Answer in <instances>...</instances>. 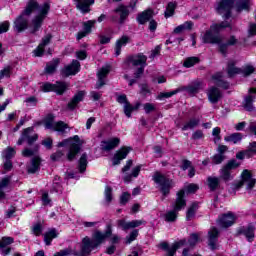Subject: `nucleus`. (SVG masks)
<instances>
[{
	"instance_id": "48",
	"label": "nucleus",
	"mask_w": 256,
	"mask_h": 256,
	"mask_svg": "<svg viewBox=\"0 0 256 256\" xmlns=\"http://www.w3.org/2000/svg\"><path fill=\"white\" fill-rule=\"evenodd\" d=\"M197 203H193L189 208L188 211L186 213V220L187 221H191V219H193V217H195V213H197Z\"/></svg>"
},
{
	"instance_id": "11",
	"label": "nucleus",
	"mask_w": 256,
	"mask_h": 256,
	"mask_svg": "<svg viewBox=\"0 0 256 256\" xmlns=\"http://www.w3.org/2000/svg\"><path fill=\"white\" fill-rule=\"evenodd\" d=\"M185 245H187V240L182 239L172 244L171 247L167 242H161L158 247L162 249V251H166V256H175L177 249H181V247H185Z\"/></svg>"
},
{
	"instance_id": "16",
	"label": "nucleus",
	"mask_w": 256,
	"mask_h": 256,
	"mask_svg": "<svg viewBox=\"0 0 256 256\" xmlns=\"http://www.w3.org/2000/svg\"><path fill=\"white\" fill-rule=\"evenodd\" d=\"M81 71V63L78 60H72V63L65 66L61 70L62 77H71V75H77Z\"/></svg>"
},
{
	"instance_id": "8",
	"label": "nucleus",
	"mask_w": 256,
	"mask_h": 256,
	"mask_svg": "<svg viewBox=\"0 0 256 256\" xmlns=\"http://www.w3.org/2000/svg\"><path fill=\"white\" fill-rule=\"evenodd\" d=\"M126 63L132 65V67H139L134 73V77L135 79H141V75L145 73V67H147V56L143 53L132 55L126 59Z\"/></svg>"
},
{
	"instance_id": "41",
	"label": "nucleus",
	"mask_w": 256,
	"mask_h": 256,
	"mask_svg": "<svg viewBox=\"0 0 256 256\" xmlns=\"http://www.w3.org/2000/svg\"><path fill=\"white\" fill-rule=\"evenodd\" d=\"M139 173H141V165L134 167L132 169L131 174H126L124 176L125 183H131V180L133 179V177H139Z\"/></svg>"
},
{
	"instance_id": "49",
	"label": "nucleus",
	"mask_w": 256,
	"mask_h": 256,
	"mask_svg": "<svg viewBox=\"0 0 256 256\" xmlns=\"http://www.w3.org/2000/svg\"><path fill=\"white\" fill-rule=\"evenodd\" d=\"M105 203L109 205L113 201V188L106 186L104 191Z\"/></svg>"
},
{
	"instance_id": "57",
	"label": "nucleus",
	"mask_w": 256,
	"mask_h": 256,
	"mask_svg": "<svg viewBox=\"0 0 256 256\" xmlns=\"http://www.w3.org/2000/svg\"><path fill=\"white\" fill-rule=\"evenodd\" d=\"M13 237H3L2 241H0V249L3 247H7V245H11L14 243Z\"/></svg>"
},
{
	"instance_id": "35",
	"label": "nucleus",
	"mask_w": 256,
	"mask_h": 256,
	"mask_svg": "<svg viewBox=\"0 0 256 256\" xmlns=\"http://www.w3.org/2000/svg\"><path fill=\"white\" fill-rule=\"evenodd\" d=\"M114 13H120V23H125V20L129 17V8L125 5L118 6Z\"/></svg>"
},
{
	"instance_id": "40",
	"label": "nucleus",
	"mask_w": 256,
	"mask_h": 256,
	"mask_svg": "<svg viewBox=\"0 0 256 256\" xmlns=\"http://www.w3.org/2000/svg\"><path fill=\"white\" fill-rule=\"evenodd\" d=\"M207 181H208V187L210 191H216V189L219 188V183H221L220 178L213 177V176H209L207 178Z\"/></svg>"
},
{
	"instance_id": "21",
	"label": "nucleus",
	"mask_w": 256,
	"mask_h": 256,
	"mask_svg": "<svg viewBox=\"0 0 256 256\" xmlns=\"http://www.w3.org/2000/svg\"><path fill=\"white\" fill-rule=\"evenodd\" d=\"M235 219H237V217H235L234 213L229 212L223 214L222 217L218 219V225L224 228L231 227V225L235 223Z\"/></svg>"
},
{
	"instance_id": "15",
	"label": "nucleus",
	"mask_w": 256,
	"mask_h": 256,
	"mask_svg": "<svg viewBox=\"0 0 256 256\" xmlns=\"http://www.w3.org/2000/svg\"><path fill=\"white\" fill-rule=\"evenodd\" d=\"M45 128L51 129L52 131H57L58 133H67V129H69V125L63 121L54 122L53 118H48L45 121Z\"/></svg>"
},
{
	"instance_id": "1",
	"label": "nucleus",
	"mask_w": 256,
	"mask_h": 256,
	"mask_svg": "<svg viewBox=\"0 0 256 256\" xmlns=\"http://www.w3.org/2000/svg\"><path fill=\"white\" fill-rule=\"evenodd\" d=\"M111 226H108L107 230L105 233L97 230L93 233L92 235V240L89 237H84L82 239V245H81V250L80 252H73L71 248H66L63 250H60L59 252H56L54 256H69V255H75V256H88L91 255V251L93 249H97L99 245L105 242V239L108 237H111Z\"/></svg>"
},
{
	"instance_id": "25",
	"label": "nucleus",
	"mask_w": 256,
	"mask_h": 256,
	"mask_svg": "<svg viewBox=\"0 0 256 256\" xmlns=\"http://www.w3.org/2000/svg\"><path fill=\"white\" fill-rule=\"evenodd\" d=\"M74 1H75L76 8L79 9L81 13H89L91 11L89 7H91V5L95 3V0H74Z\"/></svg>"
},
{
	"instance_id": "32",
	"label": "nucleus",
	"mask_w": 256,
	"mask_h": 256,
	"mask_svg": "<svg viewBox=\"0 0 256 256\" xmlns=\"http://www.w3.org/2000/svg\"><path fill=\"white\" fill-rule=\"evenodd\" d=\"M237 62L234 60L228 61L227 73L229 77H235V75H241V68H237Z\"/></svg>"
},
{
	"instance_id": "7",
	"label": "nucleus",
	"mask_w": 256,
	"mask_h": 256,
	"mask_svg": "<svg viewBox=\"0 0 256 256\" xmlns=\"http://www.w3.org/2000/svg\"><path fill=\"white\" fill-rule=\"evenodd\" d=\"M152 179L154 183L158 185L162 195L164 196L162 200L165 199V197L171 193V189H173V186L175 185L173 180L159 171L154 173Z\"/></svg>"
},
{
	"instance_id": "46",
	"label": "nucleus",
	"mask_w": 256,
	"mask_h": 256,
	"mask_svg": "<svg viewBox=\"0 0 256 256\" xmlns=\"http://www.w3.org/2000/svg\"><path fill=\"white\" fill-rule=\"evenodd\" d=\"M240 69H241L240 75H243V77H249V75H253V73H255V67H253V65L251 64H247Z\"/></svg>"
},
{
	"instance_id": "27",
	"label": "nucleus",
	"mask_w": 256,
	"mask_h": 256,
	"mask_svg": "<svg viewBox=\"0 0 256 256\" xmlns=\"http://www.w3.org/2000/svg\"><path fill=\"white\" fill-rule=\"evenodd\" d=\"M128 43H131V38L127 35H123L120 39L116 41V44H115L116 57H119L121 55V48L127 46Z\"/></svg>"
},
{
	"instance_id": "47",
	"label": "nucleus",
	"mask_w": 256,
	"mask_h": 256,
	"mask_svg": "<svg viewBox=\"0 0 256 256\" xmlns=\"http://www.w3.org/2000/svg\"><path fill=\"white\" fill-rule=\"evenodd\" d=\"M201 237V233H192L188 239V245L193 249L197 243H199V238Z\"/></svg>"
},
{
	"instance_id": "51",
	"label": "nucleus",
	"mask_w": 256,
	"mask_h": 256,
	"mask_svg": "<svg viewBox=\"0 0 256 256\" xmlns=\"http://www.w3.org/2000/svg\"><path fill=\"white\" fill-rule=\"evenodd\" d=\"M199 57H189L184 61V66L189 69L191 67H193L194 65H197V63H199Z\"/></svg>"
},
{
	"instance_id": "19",
	"label": "nucleus",
	"mask_w": 256,
	"mask_h": 256,
	"mask_svg": "<svg viewBox=\"0 0 256 256\" xmlns=\"http://www.w3.org/2000/svg\"><path fill=\"white\" fill-rule=\"evenodd\" d=\"M219 241V230L216 227H212L208 231V245L212 251L217 249V242Z\"/></svg>"
},
{
	"instance_id": "24",
	"label": "nucleus",
	"mask_w": 256,
	"mask_h": 256,
	"mask_svg": "<svg viewBox=\"0 0 256 256\" xmlns=\"http://www.w3.org/2000/svg\"><path fill=\"white\" fill-rule=\"evenodd\" d=\"M83 99H85V91L77 92L68 103V109L70 111H73L77 107V105H79V103L83 101Z\"/></svg>"
},
{
	"instance_id": "29",
	"label": "nucleus",
	"mask_w": 256,
	"mask_h": 256,
	"mask_svg": "<svg viewBox=\"0 0 256 256\" xmlns=\"http://www.w3.org/2000/svg\"><path fill=\"white\" fill-rule=\"evenodd\" d=\"M98 81L96 83L95 88L96 89H101L103 85H105V77L109 75V67H103L99 72H98Z\"/></svg>"
},
{
	"instance_id": "54",
	"label": "nucleus",
	"mask_w": 256,
	"mask_h": 256,
	"mask_svg": "<svg viewBox=\"0 0 256 256\" xmlns=\"http://www.w3.org/2000/svg\"><path fill=\"white\" fill-rule=\"evenodd\" d=\"M31 231L35 237H39L41 236V233H43V225H41V223H36L32 226Z\"/></svg>"
},
{
	"instance_id": "56",
	"label": "nucleus",
	"mask_w": 256,
	"mask_h": 256,
	"mask_svg": "<svg viewBox=\"0 0 256 256\" xmlns=\"http://www.w3.org/2000/svg\"><path fill=\"white\" fill-rule=\"evenodd\" d=\"M139 236V230H133L129 236L126 237V244L130 245V243H133L135 239Z\"/></svg>"
},
{
	"instance_id": "55",
	"label": "nucleus",
	"mask_w": 256,
	"mask_h": 256,
	"mask_svg": "<svg viewBox=\"0 0 256 256\" xmlns=\"http://www.w3.org/2000/svg\"><path fill=\"white\" fill-rule=\"evenodd\" d=\"M51 193H63V186H61V183L57 182V177L53 182Z\"/></svg>"
},
{
	"instance_id": "13",
	"label": "nucleus",
	"mask_w": 256,
	"mask_h": 256,
	"mask_svg": "<svg viewBox=\"0 0 256 256\" xmlns=\"http://www.w3.org/2000/svg\"><path fill=\"white\" fill-rule=\"evenodd\" d=\"M68 88L69 84L65 82H56L55 84L45 83L42 85V91L45 93L53 91L54 93H57V95H63V93L67 91Z\"/></svg>"
},
{
	"instance_id": "17",
	"label": "nucleus",
	"mask_w": 256,
	"mask_h": 256,
	"mask_svg": "<svg viewBox=\"0 0 256 256\" xmlns=\"http://www.w3.org/2000/svg\"><path fill=\"white\" fill-rule=\"evenodd\" d=\"M117 225L118 227H121L123 231H127L129 229L141 227V225H147V222L145 220H132L130 222H127L124 219H120L117 221Z\"/></svg>"
},
{
	"instance_id": "59",
	"label": "nucleus",
	"mask_w": 256,
	"mask_h": 256,
	"mask_svg": "<svg viewBox=\"0 0 256 256\" xmlns=\"http://www.w3.org/2000/svg\"><path fill=\"white\" fill-rule=\"evenodd\" d=\"M212 135L214 137V143H219V141H221V128H214L212 131Z\"/></svg>"
},
{
	"instance_id": "36",
	"label": "nucleus",
	"mask_w": 256,
	"mask_h": 256,
	"mask_svg": "<svg viewBox=\"0 0 256 256\" xmlns=\"http://www.w3.org/2000/svg\"><path fill=\"white\" fill-rule=\"evenodd\" d=\"M153 17V12L151 10H146L137 16V21L140 25H145Z\"/></svg>"
},
{
	"instance_id": "33",
	"label": "nucleus",
	"mask_w": 256,
	"mask_h": 256,
	"mask_svg": "<svg viewBox=\"0 0 256 256\" xmlns=\"http://www.w3.org/2000/svg\"><path fill=\"white\" fill-rule=\"evenodd\" d=\"M193 26V21H186L183 24L174 28L173 33H175V35H180V33H183V31H191L193 29Z\"/></svg>"
},
{
	"instance_id": "62",
	"label": "nucleus",
	"mask_w": 256,
	"mask_h": 256,
	"mask_svg": "<svg viewBox=\"0 0 256 256\" xmlns=\"http://www.w3.org/2000/svg\"><path fill=\"white\" fill-rule=\"evenodd\" d=\"M143 108H144V111L146 114L153 113V111H155V109H157L155 104H153V103H145L143 105Z\"/></svg>"
},
{
	"instance_id": "50",
	"label": "nucleus",
	"mask_w": 256,
	"mask_h": 256,
	"mask_svg": "<svg viewBox=\"0 0 256 256\" xmlns=\"http://www.w3.org/2000/svg\"><path fill=\"white\" fill-rule=\"evenodd\" d=\"M138 109H139V105L132 106L129 102L124 104V113L128 118L131 117V113H133V111H137Z\"/></svg>"
},
{
	"instance_id": "6",
	"label": "nucleus",
	"mask_w": 256,
	"mask_h": 256,
	"mask_svg": "<svg viewBox=\"0 0 256 256\" xmlns=\"http://www.w3.org/2000/svg\"><path fill=\"white\" fill-rule=\"evenodd\" d=\"M39 153V145L35 144L31 148L26 147L22 151V157H33L30 165L27 166L28 173H37L41 166V158L37 155Z\"/></svg>"
},
{
	"instance_id": "4",
	"label": "nucleus",
	"mask_w": 256,
	"mask_h": 256,
	"mask_svg": "<svg viewBox=\"0 0 256 256\" xmlns=\"http://www.w3.org/2000/svg\"><path fill=\"white\" fill-rule=\"evenodd\" d=\"M37 9V0H30L24 12L14 21V29L17 33H22L29 27V15Z\"/></svg>"
},
{
	"instance_id": "2",
	"label": "nucleus",
	"mask_w": 256,
	"mask_h": 256,
	"mask_svg": "<svg viewBox=\"0 0 256 256\" xmlns=\"http://www.w3.org/2000/svg\"><path fill=\"white\" fill-rule=\"evenodd\" d=\"M236 2V11H249V0H221L216 6L218 15H223L224 19L231 17V9Z\"/></svg>"
},
{
	"instance_id": "43",
	"label": "nucleus",
	"mask_w": 256,
	"mask_h": 256,
	"mask_svg": "<svg viewBox=\"0 0 256 256\" xmlns=\"http://www.w3.org/2000/svg\"><path fill=\"white\" fill-rule=\"evenodd\" d=\"M58 233L57 230L55 229H51L49 230L45 235H44V242L46 245H51V241H53V239H56Z\"/></svg>"
},
{
	"instance_id": "22",
	"label": "nucleus",
	"mask_w": 256,
	"mask_h": 256,
	"mask_svg": "<svg viewBox=\"0 0 256 256\" xmlns=\"http://www.w3.org/2000/svg\"><path fill=\"white\" fill-rule=\"evenodd\" d=\"M207 95H208V100L212 104L219 103V101H221V99L223 98V93L217 87L209 88Z\"/></svg>"
},
{
	"instance_id": "45",
	"label": "nucleus",
	"mask_w": 256,
	"mask_h": 256,
	"mask_svg": "<svg viewBox=\"0 0 256 256\" xmlns=\"http://www.w3.org/2000/svg\"><path fill=\"white\" fill-rule=\"evenodd\" d=\"M177 93H181V89L177 88L171 92H160L157 96V99L163 101V99H169L170 97H173V95H177Z\"/></svg>"
},
{
	"instance_id": "42",
	"label": "nucleus",
	"mask_w": 256,
	"mask_h": 256,
	"mask_svg": "<svg viewBox=\"0 0 256 256\" xmlns=\"http://www.w3.org/2000/svg\"><path fill=\"white\" fill-rule=\"evenodd\" d=\"M87 154L84 153L82 154V156L79 159L78 162V171L79 173H85V171H87Z\"/></svg>"
},
{
	"instance_id": "60",
	"label": "nucleus",
	"mask_w": 256,
	"mask_h": 256,
	"mask_svg": "<svg viewBox=\"0 0 256 256\" xmlns=\"http://www.w3.org/2000/svg\"><path fill=\"white\" fill-rule=\"evenodd\" d=\"M5 77H11V66H7L6 68L0 71V81L1 79H5Z\"/></svg>"
},
{
	"instance_id": "63",
	"label": "nucleus",
	"mask_w": 256,
	"mask_h": 256,
	"mask_svg": "<svg viewBox=\"0 0 256 256\" xmlns=\"http://www.w3.org/2000/svg\"><path fill=\"white\" fill-rule=\"evenodd\" d=\"M129 199H131V194L127 192L122 193L120 196V204L127 205V203H129Z\"/></svg>"
},
{
	"instance_id": "34",
	"label": "nucleus",
	"mask_w": 256,
	"mask_h": 256,
	"mask_svg": "<svg viewBox=\"0 0 256 256\" xmlns=\"http://www.w3.org/2000/svg\"><path fill=\"white\" fill-rule=\"evenodd\" d=\"M199 123H201L199 118H191L184 123L182 126V131H192V129H195V127H199Z\"/></svg>"
},
{
	"instance_id": "61",
	"label": "nucleus",
	"mask_w": 256,
	"mask_h": 256,
	"mask_svg": "<svg viewBox=\"0 0 256 256\" xmlns=\"http://www.w3.org/2000/svg\"><path fill=\"white\" fill-rule=\"evenodd\" d=\"M10 183H11V177L10 176H7V177L3 178L0 181V191H3V189L9 187Z\"/></svg>"
},
{
	"instance_id": "52",
	"label": "nucleus",
	"mask_w": 256,
	"mask_h": 256,
	"mask_svg": "<svg viewBox=\"0 0 256 256\" xmlns=\"http://www.w3.org/2000/svg\"><path fill=\"white\" fill-rule=\"evenodd\" d=\"M174 14H175V3L170 2L167 5L164 16L166 19H169V17H173Z\"/></svg>"
},
{
	"instance_id": "26",
	"label": "nucleus",
	"mask_w": 256,
	"mask_h": 256,
	"mask_svg": "<svg viewBox=\"0 0 256 256\" xmlns=\"http://www.w3.org/2000/svg\"><path fill=\"white\" fill-rule=\"evenodd\" d=\"M119 143H121V139L119 138H111L109 140L102 141V151H112L115 147H119Z\"/></svg>"
},
{
	"instance_id": "31",
	"label": "nucleus",
	"mask_w": 256,
	"mask_h": 256,
	"mask_svg": "<svg viewBox=\"0 0 256 256\" xmlns=\"http://www.w3.org/2000/svg\"><path fill=\"white\" fill-rule=\"evenodd\" d=\"M240 233L246 237L249 243H252L253 239H255V226L248 225L246 228H243Z\"/></svg>"
},
{
	"instance_id": "20",
	"label": "nucleus",
	"mask_w": 256,
	"mask_h": 256,
	"mask_svg": "<svg viewBox=\"0 0 256 256\" xmlns=\"http://www.w3.org/2000/svg\"><path fill=\"white\" fill-rule=\"evenodd\" d=\"M51 39H53V35L46 34L38 47L34 50L35 57H42L43 53H45V47L51 43Z\"/></svg>"
},
{
	"instance_id": "64",
	"label": "nucleus",
	"mask_w": 256,
	"mask_h": 256,
	"mask_svg": "<svg viewBox=\"0 0 256 256\" xmlns=\"http://www.w3.org/2000/svg\"><path fill=\"white\" fill-rule=\"evenodd\" d=\"M246 151L248 152V155H250V157H253V155H256V141L250 143Z\"/></svg>"
},
{
	"instance_id": "12",
	"label": "nucleus",
	"mask_w": 256,
	"mask_h": 256,
	"mask_svg": "<svg viewBox=\"0 0 256 256\" xmlns=\"http://www.w3.org/2000/svg\"><path fill=\"white\" fill-rule=\"evenodd\" d=\"M39 139L38 134H33V127H28L23 130L20 138L17 141V145H23L25 141L27 142L28 145H32Z\"/></svg>"
},
{
	"instance_id": "39",
	"label": "nucleus",
	"mask_w": 256,
	"mask_h": 256,
	"mask_svg": "<svg viewBox=\"0 0 256 256\" xmlns=\"http://www.w3.org/2000/svg\"><path fill=\"white\" fill-rule=\"evenodd\" d=\"M242 139H243V134L236 132V133L230 134L229 136H226L224 138V141H227L228 143L237 144V143H241Z\"/></svg>"
},
{
	"instance_id": "5",
	"label": "nucleus",
	"mask_w": 256,
	"mask_h": 256,
	"mask_svg": "<svg viewBox=\"0 0 256 256\" xmlns=\"http://www.w3.org/2000/svg\"><path fill=\"white\" fill-rule=\"evenodd\" d=\"M49 9H51L49 2L44 3L42 6H39L37 3V7L34 11H37L38 15L32 19L30 24V32L32 34L37 33V31L41 29L43 21H45V17H47V14L49 13Z\"/></svg>"
},
{
	"instance_id": "53",
	"label": "nucleus",
	"mask_w": 256,
	"mask_h": 256,
	"mask_svg": "<svg viewBox=\"0 0 256 256\" xmlns=\"http://www.w3.org/2000/svg\"><path fill=\"white\" fill-rule=\"evenodd\" d=\"M95 23H97V20H89L86 22H83V29L86 33H91V29L95 27Z\"/></svg>"
},
{
	"instance_id": "3",
	"label": "nucleus",
	"mask_w": 256,
	"mask_h": 256,
	"mask_svg": "<svg viewBox=\"0 0 256 256\" xmlns=\"http://www.w3.org/2000/svg\"><path fill=\"white\" fill-rule=\"evenodd\" d=\"M227 27H231V24L227 21L219 24H212L210 29L206 31L202 37L203 43H210L211 45L221 43V36H219V32L223 31V29H227Z\"/></svg>"
},
{
	"instance_id": "9",
	"label": "nucleus",
	"mask_w": 256,
	"mask_h": 256,
	"mask_svg": "<svg viewBox=\"0 0 256 256\" xmlns=\"http://www.w3.org/2000/svg\"><path fill=\"white\" fill-rule=\"evenodd\" d=\"M187 202L185 201V190H180L177 193V198L175 203L172 204L173 210L168 211L165 214V221L173 222L177 219V213L181 211V209H185Z\"/></svg>"
},
{
	"instance_id": "18",
	"label": "nucleus",
	"mask_w": 256,
	"mask_h": 256,
	"mask_svg": "<svg viewBox=\"0 0 256 256\" xmlns=\"http://www.w3.org/2000/svg\"><path fill=\"white\" fill-rule=\"evenodd\" d=\"M133 151V148L131 147H122L120 148L115 154L114 157L112 158V165H120L121 161L123 159H127V155Z\"/></svg>"
},
{
	"instance_id": "30",
	"label": "nucleus",
	"mask_w": 256,
	"mask_h": 256,
	"mask_svg": "<svg viewBox=\"0 0 256 256\" xmlns=\"http://www.w3.org/2000/svg\"><path fill=\"white\" fill-rule=\"evenodd\" d=\"M201 82H194L193 84L186 86V87H180L181 91H186L188 95H195L196 93H199V90L201 89Z\"/></svg>"
},
{
	"instance_id": "58",
	"label": "nucleus",
	"mask_w": 256,
	"mask_h": 256,
	"mask_svg": "<svg viewBox=\"0 0 256 256\" xmlns=\"http://www.w3.org/2000/svg\"><path fill=\"white\" fill-rule=\"evenodd\" d=\"M223 161H225V155L223 154H216L212 158V162L214 163V165H221Z\"/></svg>"
},
{
	"instance_id": "44",
	"label": "nucleus",
	"mask_w": 256,
	"mask_h": 256,
	"mask_svg": "<svg viewBox=\"0 0 256 256\" xmlns=\"http://www.w3.org/2000/svg\"><path fill=\"white\" fill-rule=\"evenodd\" d=\"M16 153L17 152L15 151V148L7 147L5 150H3L2 157L5 160L11 161V159H13V157H15Z\"/></svg>"
},
{
	"instance_id": "37",
	"label": "nucleus",
	"mask_w": 256,
	"mask_h": 256,
	"mask_svg": "<svg viewBox=\"0 0 256 256\" xmlns=\"http://www.w3.org/2000/svg\"><path fill=\"white\" fill-rule=\"evenodd\" d=\"M81 151V146L77 143H73L69 147V151L67 154L68 161H73L75 159V155Z\"/></svg>"
},
{
	"instance_id": "23",
	"label": "nucleus",
	"mask_w": 256,
	"mask_h": 256,
	"mask_svg": "<svg viewBox=\"0 0 256 256\" xmlns=\"http://www.w3.org/2000/svg\"><path fill=\"white\" fill-rule=\"evenodd\" d=\"M250 95L246 96L243 101V107L246 111H255V107L253 106V101L255 100V96L253 94L256 93V88L249 89Z\"/></svg>"
},
{
	"instance_id": "38",
	"label": "nucleus",
	"mask_w": 256,
	"mask_h": 256,
	"mask_svg": "<svg viewBox=\"0 0 256 256\" xmlns=\"http://www.w3.org/2000/svg\"><path fill=\"white\" fill-rule=\"evenodd\" d=\"M59 59H53L51 62H49L45 67V73L48 75L53 74L55 71H57V67H59Z\"/></svg>"
},
{
	"instance_id": "14",
	"label": "nucleus",
	"mask_w": 256,
	"mask_h": 256,
	"mask_svg": "<svg viewBox=\"0 0 256 256\" xmlns=\"http://www.w3.org/2000/svg\"><path fill=\"white\" fill-rule=\"evenodd\" d=\"M239 167V163L237 160H230L221 170H220V179L223 181H231L233 179V175L231 171L233 169H237Z\"/></svg>"
},
{
	"instance_id": "10",
	"label": "nucleus",
	"mask_w": 256,
	"mask_h": 256,
	"mask_svg": "<svg viewBox=\"0 0 256 256\" xmlns=\"http://www.w3.org/2000/svg\"><path fill=\"white\" fill-rule=\"evenodd\" d=\"M255 179H253V176L251 175V172L249 170H244L241 174V181L237 182L233 185L234 191H239L243 185L246 186V189H253L255 187Z\"/></svg>"
},
{
	"instance_id": "28",
	"label": "nucleus",
	"mask_w": 256,
	"mask_h": 256,
	"mask_svg": "<svg viewBox=\"0 0 256 256\" xmlns=\"http://www.w3.org/2000/svg\"><path fill=\"white\" fill-rule=\"evenodd\" d=\"M212 80L214 85H217V87H221L222 89H229V82L225 81L223 79V73L218 72L212 76Z\"/></svg>"
}]
</instances>
